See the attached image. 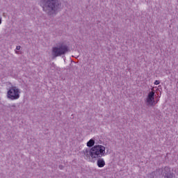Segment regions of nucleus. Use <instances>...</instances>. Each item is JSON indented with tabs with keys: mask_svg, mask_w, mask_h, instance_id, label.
<instances>
[{
	"mask_svg": "<svg viewBox=\"0 0 178 178\" xmlns=\"http://www.w3.org/2000/svg\"><path fill=\"white\" fill-rule=\"evenodd\" d=\"M62 4L59 0H40V6L47 16L54 17L58 15Z\"/></svg>",
	"mask_w": 178,
	"mask_h": 178,
	"instance_id": "nucleus-1",
	"label": "nucleus"
},
{
	"mask_svg": "<svg viewBox=\"0 0 178 178\" xmlns=\"http://www.w3.org/2000/svg\"><path fill=\"white\" fill-rule=\"evenodd\" d=\"M69 52V47L63 43H59L51 49V54L53 58H58L62 56Z\"/></svg>",
	"mask_w": 178,
	"mask_h": 178,
	"instance_id": "nucleus-2",
	"label": "nucleus"
},
{
	"mask_svg": "<svg viewBox=\"0 0 178 178\" xmlns=\"http://www.w3.org/2000/svg\"><path fill=\"white\" fill-rule=\"evenodd\" d=\"M91 158H102L105 156V147L101 145H95L91 148Z\"/></svg>",
	"mask_w": 178,
	"mask_h": 178,
	"instance_id": "nucleus-3",
	"label": "nucleus"
},
{
	"mask_svg": "<svg viewBox=\"0 0 178 178\" xmlns=\"http://www.w3.org/2000/svg\"><path fill=\"white\" fill-rule=\"evenodd\" d=\"M7 98L15 101L20 98V89L16 86H11L7 92Z\"/></svg>",
	"mask_w": 178,
	"mask_h": 178,
	"instance_id": "nucleus-4",
	"label": "nucleus"
},
{
	"mask_svg": "<svg viewBox=\"0 0 178 178\" xmlns=\"http://www.w3.org/2000/svg\"><path fill=\"white\" fill-rule=\"evenodd\" d=\"M146 102L148 106H155L156 105V102H155V92L152 91L148 93Z\"/></svg>",
	"mask_w": 178,
	"mask_h": 178,
	"instance_id": "nucleus-5",
	"label": "nucleus"
},
{
	"mask_svg": "<svg viewBox=\"0 0 178 178\" xmlns=\"http://www.w3.org/2000/svg\"><path fill=\"white\" fill-rule=\"evenodd\" d=\"M163 178H173L175 177V174L170 171L169 167H165L163 169V172L161 174Z\"/></svg>",
	"mask_w": 178,
	"mask_h": 178,
	"instance_id": "nucleus-6",
	"label": "nucleus"
},
{
	"mask_svg": "<svg viewBox=\"0 0 178 178\" xmlns=\"http://www.w3.org/2000/svg\"><path fill=\"white\" fill-rule=\"evenodd\" d=\"M163 169L159 168L149 175L150 178H161Z\"/></svg>",
	"mask_w": 178,
	"mask_h": 178,
	"instance_id": "nucleus-7",
	"label": "nucleus"
},
{
	"mask_svg": "<svg viewBox=\"0 0 178 178\" xmlns=\"http://www.w3.org/2000/svg\"><path fill=\"white\" fill-rule=\"evenodd\" d=\"M82 154H83V156L85 159H90V156L91 157V149L86 148L84 150H83Z\"/></svg>",
	"mask_w": 178,
	"mask_h": 178,
	"instance_id": "nucleus-8",
	"label": "nucleus"
},
{
	"mask_svg": "<svg viewBox=\"0 0 178 178\" xmlns=\"http://www.w3.org/2000/svg\"><path fill=\"white\" fill-rule=\"evenodd\" d=\"M97 166L99 168H104V166H105V161L104 159L99 158L97 160Z\"/></svg>",
	"mask_w": 178,
	"mask_h": 178,
	"instance_id": "nucleus-9",
	"label": "nucleus"
},
{
	"mask_svg": "<svg viewBox=\"0 0 178 178\" xmlns=\"http://www.w3.org/2000/svg\"><path fill=\"white\" fill-rule=\"evenodd\" d=\"M94 144H95V140L93 139H90L88 143H87V147H91L94 146Z\"/></svg>",
	"mask_w": 178,
	"mask_h": 178,
	"instance_id": "nucleus-10",
	"label": "nucleus"
},
{
	"mask_svg": "<svg viewBox=\"0 0 178 178\" xmlns=\"http://www.w3.org/2000/svg\"><path fill=\"white\" fill-rule=\"evenodd\" d=\"M8 108L12 112H16V111H17V109L16 108V105L15 104L9 106Z\"/></svg>",
	"mask_w": 178,
	"mask_h": 178,
	"instance_id": "nucleus-11",
	"label": "nucleus"
},
{
	"mask_svg": "<svg viewBox=\"0 0 178 178\" xmlns=\"http://www.w3.org/2000/svg\"><path fill=\"white\" fill-rule=\"evenodd\" d=\"M160 81H158V80H156L155 81H154V84L156 85V86H158L159 84H160Z\"/></svg>",
	"mask_w": 178,
	"mask_h": 178,
	"instance_id": "nucleus-12",
	"label": "nucleus"
},
{
	"mask_svg": "<svg viewBox=\"0 0 178 178\" xmlns=\"http://www.w3.org/2000/svg\"><path fill=\"white\" fill-rule=\"evenodd\" d=\"M20 48H22V47H20V46H17V47H16V49H17V51H20Z\"/></svg>",
	"mask_w": 178,
	"mask_h": 178,
	"instance_id": "nucleus-13",
	"label": "nucleus"
},
{
	"mask_svg": "<svg viewBox=\"0 0 178 178\" xmlns=\"http://www.w3.org/2000/svg\"><path fill=\"white\" fill-rule=\"evenodd\" d=\"M58 168H59V169H60V170H62L64 167H63V165H60L58 166Z\"/></svg>",
	"mask_w": 178,
	"mask_h": 178,
	"instance_id": "nucleus-14",
	"label": "nucleus"
},
{
	"mask_svg": "<svg viewBox=\"0 0 178 178\" xmlns=\"http://www.w3.org/2000/svg\"><path fill=\"white\" fill-rule=\"evenodd\" d=\"M15 54H19V52L17 51H15Z\"/></svg>",
	"mask_w": 178,
	"mask_h": 178,
	"instance_id": "nucleus-15",
	"label": "nucleus"
}]
</instances>
